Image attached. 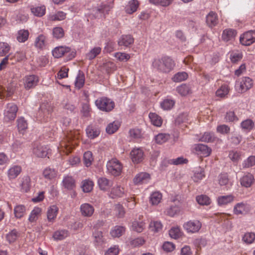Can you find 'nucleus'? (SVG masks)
<instances>
[{"mask_svg": "<svg viewBox=\"0 0 255 255\" xmlns=\"http://www.w3.org/2000/svg\"><path fill=\"white\" fill-rule=\"evenodd\" d=\"M81 137V132L79 130H71L67 133L66 137L62 140L58 149L59 152L67 154L72 151L73 148L78 145Z\"/></svg>", "mask_w": 255, "mask_h": 255, "instance_id": "f257e3e1", "label": "nucleus"}, {"mask_svg": "<svg viewBox=\"0 0 255 255\" xmlns=\"http://www.w3.org/2000/svg\"><path fill=\"white\" fill-rule=\"evenodd\" d=\"M152 66L159 71L167 73L174 69L175 63L171 57L164 56L154 59L152 62Z\"/></svg>", "mask_w": 255, "mask_h": 255, "instance_id": "f03ea898", "label": "nucleus"}, {"mask_svg": "<svg viewBox=\"0 0 255 255\" xmlns=\"http://www.w3.org/2000/svg\"><path fill=\"white\" fill-rule=\"evenodd\" d=\"M95 105L101 111L109 112L115 107V103L107 97H101L95 101Z\"/></svg>", "mask_w": 255, "mask_h": 255, "instance_id": "7ed1b4c3", "label": "nucleus"}, {"mask_svg": "<svg viewBox=\"0 0 255 255\" xmlns=\"http://www.w3.org/2000/svg\"><path fill=\"white\" fill-rule=\"evenodd\" d=\"M17 111L18 107L16 104L13 103L7 104L3 112L4 122L8 123L13 121L16 117Z\"/></svg>", "mask_w": 255, "mask_h": 255, "instance_id": "20e7f679", "label": "nucleus"}, {"mask_svg": "<svg viewBox=\"0 0 255 255\" xmlns=\"http://www.w3.org/2000/svg\"><path fill=\"white\" fill-rule=\"evenodd\" d=\"M107 168L110 174L117 176L120 175L122 172L123 165L117 159L113 158L107 162Z\"/></svg>", "mask_w": 255, "mask_h": 255, "instance_id": "39448f33", "label": "nucleus"}, {"mask_svg": "<svg viewBox=\"0 0 255 255\" xmlns=\"http://www.w3.org/2000/svg\"><path fill=\"white\" fill-rule=\"evenodd\" d=\"M192 151L200 157H206L210 156L212 149L207 145L198 143L193 146Z\"/></svg>", "mask_w": 255, "mask_h": 255, "instance_id": "423d86ee", "label": "nucleus"}, {"mask_svg": "<svg viewBox=\"0 0 255 255\" xmlns=\"http://www.w3.org/2000/svg\"><path fill=\"white\" fill-rule=\"evenodd\" d=\"M253 86V80L248 77H244L238 81L236 87L239 92L243 93L250 89Z\"/></svg>", "mask_w": 255, "mask_h": 255, "instance_id": "0eeeda50", "label": "nucleus"}, {"mask_svg": "<svg viewBox=\"0 0 255 255\" xmlns=\"http://www.w3.org/2000/svg\"><path fill=\"white\" fill-rule=\"evenodd\" d=\"M183 229L188 234L198 233L202 227L201 222L198 220L188 221L183 225Z\"/></svg>", "mask_w": 255, "mask_h": 255, "instance_id": "6e6552de", "label": "nucleus"}, {"mask_svg": "<svg viewBox=\"0 0 255 255\" xmlns=\"http://www.w3.org/2000/svg\"><path fill=\"white\" fill-rule=\"evenodd\" d=\"M240 43L244 46H249L255 42V30H249L241 34Z\"/></svg>", "mask_w": 255, "mask_h": 255, "instance_id": "1a4fd4ad", "label": "nucleus"}, {"mask_svg": "<svg viewBox=\"0 0 255 255\" xmlns=\"http://www.w3.org/2000/svg\"><path fill=\"white\" fill-rule=\"evenodd\" d=\"M39 78L35 75L25 76L23 79L24 87L26 90L34 88L39 82Z\"/></svg>", "mask_w": 255, "mask_h": 255, "instance_id": "9d476101", "label": "nucleus"}, {"mask_svg": "<svg viewBox=\"0 0 255 255\" xmlns=\"http://www.w3.org/2000/svg\"><path fill=\"white\" fill-rule=\"evenodd\" d=\"M33 153L37 157H46L50 152V149L46 146L41 144L35 145L32 150Z\"/></svg>", "mask_w": 255, "mask_h": 255, "instance_id": "9b49d317", "label": "nucleus"}, {"mask_svg": "<svg viewBox=\"0 0 255 255\" xmlns=\"http://www.w3.org/2000/svg\"><path fill=\"white\" fill-rule=\"evenodd\" d=\"M150 175L145 172H141L137 174L133 179L134 184L137 185L147 183L150 180Z\"/></svg>", "mask_w": 255, "mask_h": 255, "instance_id": "f8f14e48", "label": "nucleus"}, {"mask_svg": "<svg viewBox=\"0 0 255 255\" xmlns=\"http://www.w3.org/2000/svg\"><path fill=\"white\" fill-rule=\"evenodd\" d=\"M130 157L134 164H138L144 159L143 151L140 148H134L130 152Z\"/></svg>", "mask_w": 255, "mask_h": 255, "instance_id": "ddd939ff", "label": "nucleus"}, {"mask_svg": "<svg viewBox=\"0 0 255 255\" xmlns=\"http://www.w3.org/2000/svg\"><path fill=\"white\" fill-rule=\"evenodd\" d=\"M237 34V30L232 28H227L223 30L222 39L226 42H232Z\"/></svg>", "mask_w": 255, "mask_h": 255, "instance_id": "4468645a", "label": "nucleus"}, {"mask_svg": "<svg viewBox=\"0 0 255 255\" xmlns=\"http://www.w3.org/2000/svg\"><path fill=\"white\" fill-rule=\"evenodd\" d=\"M126 192L127 190L124 187L117 185L111 189L110 196L113 199L120 198L123 197Z\"/></svg>", "mask_w": 255, "mask_h": 255, "instance_id": "2eb2a0df", "label": "nucleus"}, {"mask_svg": "<svg viewBox=\"0 0 255 255\" xmlns=\"http://www.w3.org/2000/svg\"><path fill=\"white\" fill-rule=\"evenodd\" d=\"M59 212V208L56 205H51L47 209L46 215L49 222L53 223Z\"/></svg>", "mask_w": 255, "mask_h": 255, "instance_id": "dca6fc26", "label": "nucleus"}, {"mask_svg": "<svg viewBox=\"0 0 255 255\" xmlns=\"http://www.w3.org/2000/svg\"><path fill=\"white\" fill-rule=\"evenodd\" d=\"M15 90V88L12 85H9L6 89L0 86V99H2L5 98L11 97Z\"/></svg>", "mask_w": 255, "mask_h": 255, "instance_id": "f3484780", "label": "nucleus"}, {"mask_svg": "<svg viewBox=\"0 0 255 255\" xmlns=\"http://www.w3.org/2000/svg\"><path fill=\"white\" fill-rule=\"evenodd\" d=\"M235 196L230 194L219 196L217 199V201L218 205L223 206L233 202L235 200Z\"/></svg>", "mask_w": 255, "mask_h": 255, "instance_id": "a211bd4d", "label": "nucleus"}, {"mask_svg": "<svg viewBox=\"0 0 255 255\" xmlns=\"http://www.w3.org/2000/svg\"><path fill=\"white\" fill-rule=\"evenodd\" d=\"M58 174V172L54 168L50 167L45 168L42 173L45 179L48 180H55Z\"/></svg>", "mask_w": 255, "mask_h": 255, "instance_id": "6ab92c4d", "label": "nucleus"}, {"mask_svg": "<svg viewBox=\"0 0 255 255\" xmlns=\"http://www.w3.org/2000/svg\"><path fill=\"white\" fill-rule=\"evenodd\" d=\"M22 168L19 165H12L7 171V175L9 180L15 179L21 172Z\"/></svg>", "mask_w": 255, "mask_h": 255, "instance_id": "aec40b11", "label": "nucleus"}, {"mask_svg": "<svg viewBox=\"0 0 255 255\" xmlns=\"http://www.w3.org/2000/svg\"><path fill=\"white\" fill-rule=\"evenodd\" d=\"M255 181L254 177L251 173L245 174L240 180L241 185L246 188L250 187Z\"/></svg>", "mask_w": 255, "mask_h": 255, "instance_id": "412c9836", "label": "nucleus"}, {"mask_svg": "<svg viewBox=\"0 0 255 255\" xmlns=\"http://www.w3.org/2000/svg\"><path fill=\"white\" fill-rule=\"evenodd\" d=\"M80 212L83 216L90 217L94 212V208L89 203H84L80 206Z\"/></svg>", "mask_w": 255, "mask_h": 255, "instance_id": "4be33fe9", "label": "nucleus"}, {"mask_svg": "<svg viewBox=\"0 0 255 255\" xmlns=\"http://www.w3.org/2000/svg\"><path fill=\"white\" fill-rule=\"evenodd\" d=\"M62 184L65 188L69 190H73L76 186L75 179L70 175H66L63 177Z\"/></svg>", "mask_w": 255, "mask_h": 255, "instance_id": "5701e85b", "label": "nucleus"}, {"mask_svg": "<svg viewBox=\"0 0 255 255\" xmlns=\"http://www.w3.org/2000/svg\"><path fill=\"white\" fill-rule=\"evenodd\" d=\"M249 208L247 204L243 202L236 204L233 209V212L235 215H244L248 212Z\"/></svg>", "mask_w": 255, "mask_h": 255, "instance_id": "b1692460", "label": "nucleus"}, {"mask_svg": "<svg viewBox=\"0 0 255 255\" xmlns=\"http://www.w3.org/2000/svg\"><path fill=\"white\" fill-rule=\"evenodd\" d=\"M71 49L70 47L61 46L55 47L52 51V54L54 57L58 58L69 53Z\"/></svg>", "mask_w": 255, "mask_h": 255, "instance_id": "393cba45", "label": "nucleus"}, {"mask_svg": "<svg viewBox=\"0 0 255 255\" xmlns=\"http://www.w3.org/2000/svg\"><path fill=\"white\" fill-rule=\"evenodd\" d=\"M206 23L208 26L212 28L218 23L217 14L213 11H210L206 16Z\"/></svg>", "mask_w": 255, "mask_h": 255, "instance_id": "a878e982", "label": "nucleus"}, {"mask_svg": "<svg viewBox=\"0 0 255 255\" xmlns=\"http://www.w3.org/2000/svg\"><path fill=\"white\" fill-rule=\"evenodd\" d=\"M134 38L130 35H123L118 40V45L119 46H124L128 47L133 44Z\"/></svg>", "mask_w": 255, "mask_h": 255, "instance_id": "bb28decb", "label": "nucleus"}, {"mask_svg": "<svg viewBox=\"0 0 255 255\" xmlns=\"http://www.w3.org/2000/svg\"><path fill=\"white\" fill-rule=\"evenodd\" d=\"M86 131L87 136L91 139H94L98 137L100 133V129L93 125H89L86 128Z\"/></svg>", "mask_w": 255, "mask_h": 255, "instance_id": "cd10ccee", "label": "nucleus"}, {"mask_svg": "<svg viewBox=\"0 0 255 255\" xmlns=\"http://www.w3.org/2000/svg\"><path fill=\"white\" fill-rule=\"evenodd\" d=\"M113 7V3L111 2L103 3L97 8H95V11L105 15L109 13V12Z\"/></svg>", "mask_w": 255, "mask_h": 255, "instance_id": "c85d7f7f", "label": "nucleus"}, {"mask_svg": "<svg viewBox=\"0 0 255 255\" xmlns=\"http://www.w3.org/2000/svg\"><path fill=\"white\" fill-rule=\"evenodd\" d=\"M46 37L43 34L38 36L35 40L34 45L36 48L43 49L46 45Z\"/></svg>", "mask_w": 255, "mask_h": 255, "instance_id": "c756f323", "label": "nucleus"}, {"mask_svg": "<svg viewBox=\"0 0 255 255\" xmlns=\"http://www.w3.org/2000/svg\"><path fill=\"white\" fill-rule=\"evenodd\" d=\"M230 88L226 84H224L216 91V96L219 98H225L229 94Z\"/></svg>", "mask_w": 255, "mask_h": 255, "instance_id": "7c9ffc66", "label": "nucleus"}, {"mask_svg": "<svg viewBox=\"0 0 255 255\" xmlns=\"http://www.w3.org/2000/svg\"><path fill=\"white\" fill-rule=\"evenodd\" d=\"M148 117L153 125L157 127L161 126L163 121L159 115L155 113H150L148 115Z\"/></svg>", "mask_w": 255, "mask_h": 255, "instance_id": "2f4dec72", "label": "nucleus"}, {"mask_svg": "<svg viewBox=\"0 0 255 255\" xmlns=\"http://www.w3.org/2000/svg\"><path fill=\"white\" fill-rule=\"evenodd\" d=\"M41 213L42 209L40 207H35L29 215L28 218L29 221L31 223L36 222L41 215Z\"/></svg>", "mask_w": 255, "mask_h": 255, "instance_id": "473e14b6", "label": "nucleus"}, {"mask_svg": "<svg viewBox=\"0 0 255 255\" xmlns=\"http://www.w3.org/2000/svg\"><path fill=\"white\" fill-rule=\"evenodd\" d=\"M69 236L68 231L66 230H59L55 231L53 235V238L56 241H60L65 239Z\"/></svg>", "mask_w": 255, "mask_h": 255, "instance_id": "72a5a7b5", "label": "nucleus"}, {"mask_svg": "<svg viewBox=\"0 0 255 255\" xmlns=\"http://www.w3.org/2000/svg\"><path fill=\"white\" fill-rule=\"evenodd\" d=\"M176 91L181 96H186L192 93L190 86L183 84L176 88Z\"/></svg>", "mask_w": 255, "mask_h": 255, "instance_id": "f704fd0d", "label": "nucleus"}, {"mask_svg": "<svg viewBox=\"0 0 255 255\" xmlns=\"http://www.w3.org/2000/svg\"><path fill=\"white\" fill-rule=\"evenodd\" d=\"M93 237L94 238V244L96 246H100L103 245L105 242L103 233L101 231L95 230L93 233Z\"/></svg>", "mask_w": 255, "mask_h": 255, "instance_id": "c9c22d12", "label": "nucleus"}, {"mask_svg": "<svg viewBox=\"0 0 255 255\" xmlns=\"http://www.w3.org/2000/svg\"><path fill=\"white\" fill-rule=\"evenodd\" d=\"M139 6V2L136 0H131L129 1L126 7V11L128 14H132L137 10Z\"/></svg>", "mask_w": 255, "mask_h": 255, "instance_id": "e433bc0d", "label": "nucleus"}, {"mask_svg": "<svg viewBox=\"0 0 255 255\" xmlns=\"http://www.w3.org/2000/svg\"><path fill=\"white\" fill-rule=\"evenodd\" d=\"M20 186L22 192H27L30 190L31 179L29 176H25L22 178Z\"/></svg>", "mask_w": 255, "mask_h": 255, "instance_id": "4c0bfd02", "label": "nucleus"}, {"mask_svg": "<svg viewBox=\"0 0 255 255\" xmlns=\"http://www.w3.org/2000/svg\"><path fill=\"white\" fill-rule=\"evenodd\" d=\"M113 56L117 60L121 62H126L131 58L130 54L122 52H116Z\"/></svg>", "mask_w": 255, "mask_h": 255, "instance_id": "58836bf2", "label": "nucleus"}, {"mask_svg": "<svg viewBox=\"0 0 255 255\" xmlns=\"http://www.w3.org/2000/svg\"><path fill=\"white\" fill-rule=\"evenodd\" d=\"M216 137L213 132H205L199 139V141L205 142H213L215 141Z\"/></svg>", "mask_w": 255, "mask_h": 255, "instance_id": "ea45409f", "label": "nucleus"}, {"mask_svg": "<svg viewBox=\"0 0 255 255\" xmlns=\"http://www.w3.org/2000/svg\"><path fill=\"white\" fill-rule=\"evenodd\" d=\"M98 184L100 189L104 191L109 189L112 185V183L105 177L100 178L98 180Z\"/></svg>", "mask_w": 255, "mask_h": 255, "instance_id": "a19ab883", "label": "nucleus"}, {"mask_svg": "<svg viewBox=\"0 0 255 255\" xmlns=\"http://www.w3.org/2000/svg\"><path fill=\"white\" fill-rule=\"evenodd\" d=\"M20 234L15 229L12 230L8 232L5 236L6 240L9 243H12L16 241L19 237Z\"/></svg>", "mask_w": 255, "mask_h": 255, "instance_id": "79ce46f5", "label": "nucleus"}, {"mask_svg": "<svg viewBox=\"0 0 255 255\" xmlns=\"http://www.w3.org/2000/svg\"><path fill=\"white\" fill-rule=\"evenodd\" d=\"M8 55H10L9 60L12 61V63L21 61L25 58V53L23 51H17L13 55L10 53Z\"/></svg>", "mask_w": 255, "mask_h": 255, "instance_id": "37998d69", "label": "nucleus"}, {"mask_svg": "<svg viewBox=\"0 0 255 255\" xmlns=\"http://www.w3.org/2000/svg\"><path fill=\"white\" fill-rule=\"evenodd\" d=\"M26 212V208L24 205H18L14 208V214L15 217L20 219L24 216Z\"/></svg>", "mask_w": 255, "mask_h": 255, "instance_id": "c03bdc74", "label": "nucleus"}, {"mask_svg": "<svg viewBox=\"0 0 255 255\" xmlns=\"http://www.w3.org/2000/svg\"><path fill=\"white\" fill-rule=\"evenodd\" d=\"M145 228V223L142 221H134L131 227V229L137 233L142 232Z\"/></svg>", "mask_w": 255, "mask_h": 255, "instance_id": "a18cd8bd", "label": "nucleus"}, {"mask_svg": "<svg viewBox=\"0 0 255 255\" xmlns=\"http://www.w3.org/2000/svg\"><path fill=\"white\" fill-rule=\"evenodd\" d=\"M145 242L143 238L139 237L134 239H129L128 245L131 248H136L143 245L145 243Z\"/></svg>", "mask_w": 255, "mask_h": 255, "instance_id": "49530a36", "label": "nucleus"}, {"mask_svg": "<svg viewBox=\"0 0 255 255\" xmlns=\"http://www.w3.org/2000/svg\"><path fill=\"white\" fill-rule=\"evenodd\" d=\"M125 231V227L121 226H116L111 230L110 234L114 238H119L122 236Z\"/></svg>", "mask_w": 255, "mask_h": 255, "instance_id": "de8ad7c7", "label": "nucleus"}, {"mask_svg": "<svg viewBox=\"0 0 255 255\" xmlns=\"http://www.w3.org/2000/svg\"><path fill=\"white\" fill-rule=\"evenodd\" d=\"M29 34L27 30L21 29L17 32L16 39L19 42H24L28 39Z\"/></svg>", "mask_w": 255, "mask_h": 255, "instance_id": "09e8293b", "label": "nucleus"}, {"mask_svg": "<svg viewBox=\"0 0 255 255\" xmlns=\"http://www.w3.org/2000/svg\"><path fill=\"white\" fill-rule=\"evenodd\" d=\"M31 11L35 16L41 17L45 14L46 7L43 5L33 7L31 8Z\"/></svg>", "mask_w": 255, "mask_h": 255, "instance_id": "8fccbe9b", "label": "nucleus"}, {"mask_svg": "<svg viewBox=\"0 0 255 255\" xmlns=\"http://www.w3.org/2000/svg\"><path fill=\"white\" fill-rule=\"evenodd\" d=\"M162 194L159 192H153L150 196V202L152 205L158 204L162 199Z\"/></svg>", "mask_w": 255, "mask_h": 255, "instance_id": "3c124183", "label": "nucleus"}, {"mask_svg": "<svg viewBox=\"0 0 255 255\" xmlns=\"http://www.w3.org/2000/svg\"><path fill=\"white\" fill-rule=\"evenodd\" d=\"M224 119L227 123H234L239 121L238 117L234 111H229L225 115Z\"/></svg>", "mask_w": 255, "mask_h": 255, "instance_id": "603ef678", "label": "nucleus"}, {"mask_svg": "<svg viewBox=\"0 0 255 255\" xmlns=\"http://www.w3.org/2000/svg\"><path fill=\"white\" fill-rule=\"evenodd\" d=\"M66 16V13L62 11H59L55 14L49 15V19L51 21H61L64 20Z\"/></svg>", "mask_w": 255, "mask_h": 255, "instance_id": "864d4df0", "label": "nucleus"}, {"mask_svg": "<svg viewBox=\"0 0 255 255\" xmlns=\"http://www.w3.org/2000/svg\"><path fill=\"white\" fill-rule=\"evenodd\" d=\"M188 77V74L185 72H178L172 78V80L175 82H181L186 80Z\"/></svg>", "mask_w": 255, "mask_h": 255, "instance_id": "5fc2aeb1", "label": "nucleus"}, {"mask_svg": "<svg viewBox=\"0 0 255 255\" xmlns=\"http://www.w3.org/2000/svg\"><path fill=\"white\" fill-rule=\"evenodd\" d=\"M82 188L84 192H90L93 189L94 183L89 179H86L82 181Z\"/></svg>", "mask_w": 255, "mask_h": 255, "instance_id": "6e6d98bb", "label": "nucleus"}, {"mask_svg": "<svg viewBox=\"0 0 255 255\" xmlns=\"http://www.w3.org/2000/svg\"><path fill=\"white\" fill-rule=\"evenodd\" d=\"M243 58V54L239 51H233L230 53V59L232 63H237Z\"/></svg>", "mask_w": 255, "mask_h": 255, "instance_id": "4d7b16f0", "label": "nucleus"}, {"mask_svg": "<svg viewBox=\"0 0 255 255\" xmlns=\"http://www.w3.org/2000/svg\"><path fill=\"white\" fill-rule=\"evenodd\" d=\"M175 104L174 100L171 99H165L160 103V107L164 110L171 109Z\"/></svg>", "mask_w": 255, "mask_h": 255, "instance_id": "13d9d810", "label": "nucleus"}, {"mask_svg": "<svg viewBox=\"0 0 255 255\" xmlns=\"http://www.w3.org/2000/svg\"><path fill=\"white\" fill-rule=\"evenodd\" d=\"M196 201L201 205H209L211 202L210 198L206 195H201L196 197Z\"/></svg>", "mask_w": 255, "mask_h": 255, "instance_id": "bf43d9fd", "label": "nucleus"}, {"mask_svg": "<svg viewBox=\"0 0 255 255\" xmlns=\"http://www.w3.org/2000/svg\"><path fill=\"white\" fill-rule=\"evenodd\" d=\"M85 83V76L84 74L79 72L78 73L76 81L75 82V85L76 88L78 89H80L84 86Z\"/></svg>", "mask_w": 255, "mask_h": 255, "instance_id": "052dcab7", "label": "nucleus"}, {"mask_svg": "<svg viewBox=\"0 0 255 255\" xmlns=\"http://www.w3.org/2000/svg\"><path fill=\"white\" fill-rule=\"evenodd\" d=\"M169 138V134L160 133L155 136L154 139L156 143L158 144H162L167 141Z\"/></svg>", "mask_w": 255, "mask_h": 255, "instance_id": "680f3d73", "label": "nucleus"}, {"mask_svg": "<svg viewBox=\"0 0 255 255\" xmlns=\"http://www.w3.org/2000/svg\"><path fill=\"white\" fill-rule=\"evenodd\" d=\"M93 157L92 152L87 151L85 152L83 156V160L84 164L87 166H90L93 161Z\"/></svg>", "mask_w": 255, "mask_h": 255, "instance_id": "e2e57ef3", "label": "nucleus"}, {"mask_svg": "<svg viewBox=\"0 0 255 255\" xmlns=\"http://www.w3.org/2000/svg\"><path fill=\"white\" fill-rule=\"evenodd\" d=\"M101 52L100 47H95L92 49L86 55L87 58L89 60H92L96 58Z\"/></svg>", "mask_w": 255, "mask_h": 255, "instance_id": "0e129e2a", "label": "nucleus"}, {"mask_svg": "<svg viewBox=\"0 0 255 255\" xmlns=\"http://www.w3.org/2000/svg\"><path fill=\"white\" fill-rule=\"evenodd\" d=\"M103 67L109 74L113 73L117 69L116 64L111 61H107L104 63L103 64Z\"/></svg>", "mask_w": 255, "mask_h": 255, "instance_id": "69168bd1", "label": "nucleus"}, {"mask_svg": "<svg viewBox=\"0 0 255 255\" xmlns=\"http://www.w3.org/2000/svg\"><path fill=\"white\" fill-rule=\"evenodd\" d=\"M169 235L173 239H178L182 236V232L178 227H173L169 230Z\"/></svg>", "mask_w": 255, "mask_h": 255, "instance_id": "338daca9", "label": "nucleus"}, {"mask_svg": "<svg viewBox=\"0 0 255 255\" xmlns=\"http://www.w3.org/2000/svg\"><path fill=\"white\" fill-rule=\"evenodd\" d=\"M254 125V124L251 120L248 119L241 123V127L242 129L245 131H250L253 128Z\"/></svg>", "mask_w": 255, "mask_h": 255, "instance_id": "774afa93", "label": "nucleus"}]
</instances>
